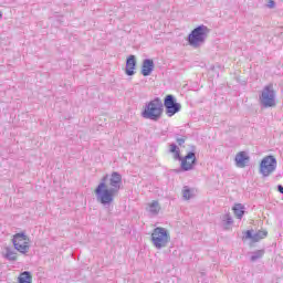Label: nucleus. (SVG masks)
I'll use <instances>...</instances> for the list:
<instances>
[{"mask_svg":"<svg viewBox=\"0 0 283 283\" xmlns=\"http://www.w3.org/2000/svg\"><path fill=\"white\" fill-rule=\"evenodd\" d=\"M164 112L165 108L163 99H160V97H155L150 102L146 103L142 112V117L157 123L159 118H163Z\"/></svg>","mask_w":283,"mask_h":283,"instance_id":"nucleus-2","label":"nucleus"},{"mask_svg":"<svg viewBox=\"0 0 283 283\" xmlns=\"http://www.w3.org/2000/svg\"><path fill=\"white\" fill-rule=\"evenodd\" d=\"M269 235V232L266 230H259L253 234V242H260V240H264Z\"/></svg>","mask_w":283,"mask_h":283,"instance_id":"nucleus-17","label":"nucleus"},{"mask_svg":"<svg viewBox=\"0 0 283 283\" xmlns=\"http://www.w3.org/2000/svg\"><path fill=\"white\" fill-rule=\"evenodd\" d=\"M275 88H273V84H268L263 87L261 95L259 96L260 105L261 107H264L265 109L269 107H275Z\"/></svg>","mask_w":283,"mask_h":283,"instance_id":"nucleus-5","label":"nucleus"},{"mask_svg":"<svg viewBox=\"0 0 283 283\" xmlns=\"http://www.w3.org/2000/svg\"><path fill=\"white\" fill-rule=\"evenodd\" d=\"M209 27L205 24H200L195 28L188 35L187 41L191 48L198 49L201 45H205V41H207V36H209Z\"/></svg>","mask_w":283,"mask_h":283,"instance_id":"nucleus-3","label":"nucleus"},{"mask_svg":"<svg viewBox=\"0 0 283 283\" xmlns=\"http://www.w3.org/2000/svg\"><path fill=\"white\" fill-rule=\"evenodd\" d=\"M277 192L283 195V186L282 185L277 186Z\"/></svg>","mask_w":283,"mask_h":283,"instance_id":"nucleus-26","label":"nucleus"},{"mask_svg":"<svg viewBox=\"0 0 283 283\" xmlns=\"http://www.w3.org/2000/svg\"><path fill=\"white\" fill-rule=\"evenodd\" d=\"M253 235H254L253 230H247L245 234L243 235V240H252L253 242Z\"/></svg>","mask_w":283,"mask_h":283,"instance_id":"nucleus-22","label":"nucleus"},{"mask_svg":"<svg viewBox=\"0 0 283 283\" xmlns=\"http://www.w3.org/2000/svg\"><path fill=\"white\" fill-rule=\"evenodd\" d=\"M268 8H275V1L269 0Z\"/></svg>","mask_w":283,"mask_h":283,"instance_id":"nucleus-25","label":"nucleus"},{"mask_svg":"<svg viewBox=\"0 0 283 283\" xmlns=\"http://www.w3.org/2000/svg\"><path fill=\"white\" fill-rule=\"evenodd\" d=\"M149 213H151L153 216H158V213H160V203H158V201H153L149 205Z\"/></svg>","mask_w":283,"mask_h":283,"instance_id":"nucleus-16","label":"nucleus"},{"mask_svg":"<svg viewBox=\"0 0 283 283\" xmlns=\"http://www.w3.org/2000/svg\"><path fill=\"white\" fill-rule=\"evenodd\" d=\"M15 251L25 255L30 252V238L25 235V232L15 233L12 239Z\"/></svg>","mask_w":283,"mask_h":283,"instance_id":"nucleus-7","label":"nucleus"},{"mask_svg":"<svg viewBox=\"0 0 283 283\" xmlns=\"http://www.w3.org/2000/svg\"><path fill=\"white\" fill-rule=\"evenodd\" d=\"M134 70H136V55H129L126 60V75L134 76L136 74Z\"/></svg>","mask_w":283,"mask_h":283,"instance_id":"nucleus-11","label":"nucleus"},{"mask_svg":"<svg viewBox=\"0 0 283 283\" xmlns=\"http://www.w3.org/2000/svg\"><path fill=\"white\" fill-rule=\"evenodd\" d=\"M191 151H189L181 159V169L182 171H191L196 167L198 159L196 158V146H190Z\"/></svg>","mask_w":283,"mask_h":283,"instance_id":"nucleus-9","label":"nucleus"},{"mask_svg":"<svg viewBox=\"0 0 283 283\" xmlns=\"http://www.w3.org/2000/svg\"><path fill=\"white\" fill-rule=\"evenodd\" d=\"M154 60L145 59L142 64V74L143 76H150L151 72H154Z\"/></svg>","mask_w":283,"mask_h":283,"instance_id":"nucleus-12","label":"nucleus"},{"mask_svg":"<svg viewBox=\"0 0 283 283\" xmlns=\"http://www.w3.org/2000/svg\"><path fill=\"white\" fill-rule=\"evenodd\" d=\"M186 142L187 136L179 137L178 135H176V143L179 145V147H182V145H185Z\"/></svg>","mask_w":283,"mask_h":283,"instance_id":"nucleus-21","label":"nucleus"},{"mask_svg":"<svg viewBox=\"0 0 283 283\" xmlns=\"http://www.w3.org/2000/svg\"><path fill=\"white\" fill-rule=\"evenodd\" d=\"M182 193H184L185 200H190V198H191V189H189V187H187V186L184 187Z\"/></svg>","mask_w":283,"mask_h":283,"instance_id":"nucleus-20","label":"nucleus"},{"mask_svg":"<svg viewBox=\"0 0 283 283\" xmlns=\"http://www.w3.org/2000/svg\"><path fill=\"white\" fill-rule=\"evenodd\" d=\"M6 253L2 254L4 260H8L9 262H17V252L13 251L11 248L7 247L4 248Z\"/></svg>","mask_w":283,"mask_h":283,"instance_id":"nucleus-13","label":"nucleus"},{"mask_svg":"<svg viewBox=\"0 0 283 283\" xmlns=\"http://www.w3.org/2000/svg\"><path fill=\"white\" fill-rule=\"evenodd\" d=\"M2 18H3V13L0 12V19H2Z\"/></svg>","mask_w":283,"mask_h":283,"instance_id":"nucleus-27","label":"nucleus"},{"mask_svg":"<svg viewBox=\"0 0 283 283\" xmlns=\"http://www.w3.org/2000/svg\"><path fill=\"white\" fill-rule=\"evenodd\" d=\"M263 256H264V250H256V251L252 252L250 260L252 262H258V260H260Z\"/></svg>","mask_w":283,"mask_h":283,"instance_id":"nucleus-19","label":"nucleus"},{"mask_svg":"<svg viewBox=\"0 0 283 283\" xmlns=\"http://www.w3.org/2000/svg\"><path fill=\"white\" fill-rule=\"evenodd\" d=\"M180 148L176 145V144H170V154H175L177 150H179Z\"/></svg>","mask_w":283,"mask_h":283,"instance_id":"nucleus-23","label":"nucleus"},{"mask_svg":"<svg viewBox=\"0 0 283 283\" xmlns=\"http://www.w3.org/2000/svg\"><path fill=\"white\" fill-rule=\"evenodd\" d=\"M120 185H123V176L113 171L109 175H105L98 186L95 189V196L103 207H111L114 202V198L118 196L120 191Z\"/></svg>","mask_w":283,"mask_h":283,"instance_id":"nucleus-1","label":"nucleus"},{"mask_svg":"<svg viewBox=\"0 0 283 283\" xmlns=\"http://www.w3.org/2000/svg\"><path fill=\"white\" fill-rule=\"evenodd\" d=\"M250 160L251 157H249V155H247L245 151H240L234 157L235 166L239 167L240 169H244V167H247Z\"/></svg>","mask_w":283,"mask_h":283,"instance_id":"nucleus-10","label":"nucleus"},{"mask_svg":"<svg viewBox=\"0 0 283 283\" xmlns=\"http://www.w3.org/2000/svg\"><path fill=\"white\" fill-rule=\"evenodd\" d=\"M175 160H180L182 163V157L180 156V149L174 153Z\"/></svg>","mask_w":283,"mask_h":283,"instance_id":"nucleus-24","label":"nucleus"},{"mask_svg":"<svg viewBox=\"0 0 283 283\" xmlns=\"http://www.w3.org/2000/svg\"><path fill=\"white\" fill-rule=\"evenodd\" d=\"M163 105L169 118H171V116H176V114H178V112L182 109V105L180 103H177L176 96L171 94L166 95Z\"/></svg>","mask_w":283,"mask_h":283,"instance_id":"nucleus-8","label":"nucleus"},{"mask_svg":"<svg viewBox=\"0 0 283 283\" xmlns=\"http://www.w3.org/2000/svg\"><path fill=\"white\" fill-rule=\"evenodd\" d=\"M222 222H223V229H229V227H231V224H233V218L231 217V213H226L222 217Z\"/></svg>","mask_w":283,"mask_h":283,"instance_id":"nucleus-18","label":"nucleus"},{"mask_svg":"<svg viewBox=\"0 0 283 283\" xmlns=\"http://www.w3.org/2000/svg\"><path fill=\"white\" fill-rule=\"evenodd\" d=\"M275 169H277V159L272 155L265 156L259 165V174L262 178H269Z\"/></svg>","mask_w":283,"mask_h":283,"instance_id":"nucleus-6","label":"nucleus"},{"mask_svg":"<svg viewBox=\"0 0 283 283\" xmlns=\"http://www.w3.org/2000/svg\"><path fill=\"white\" fill-rule=\"evenodd\" d=\"M232 210H233L235 218H238V220H242V218L244 217V205L235 203L233 206Z\"/></svg>","mask_w":283,"mask_h":283,"instance_id":"nucleus-14","label":"nucleus"},{"mask_svg":"<svg viewBox=\"0 0 283 283\" xmlns=\"http://www.w3.org/2000/svg\"><path fill=\"white\" fill-rule=\"evenodd\" d=\"M151 242L155 249H165L171 242V235L167 229L157 227L153 230Z\"/></svg>","mask_w":283,"mask_h":283,"instance_id":"nucleus-4","label":"nucleus"},{"mask_svg":"<svg viewBox=\"0 0 283 283\" xmlns=\"http://www.w3.org/2000/svg\"><path fill=\"white\" fill-rule=\"evenodd\" d=\"M19 283H32V274L28 271H24L18 277Z\"/></svg>","mask_w":283,"mask_h":283,"instance_id":"nucleus-15","label":"nucleus"}]
</instances>
